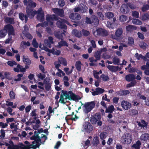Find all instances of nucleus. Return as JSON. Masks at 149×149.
<instances>
[{
	"mask_svg": "<svg viewBox=\"0 0 149 149\" xmlns=\"http://www.w3.org/2000/svg\"><path fill=\"white\" fill-rule=\"evenodd\" d=\"M81 32V33H82L83 35L85 36H88L90 34V32L89 31L85 30H82Z\"/></svg>",
	"mask_w": 149,
	"mask_h": 149,
	"instance_id": "nucleus-54",
	"label": "nucleus"
},
{
	"mask_svg": "<svg viewBox=\"0 0 149 149\" xmlns=\"http://www.w3.org/2000/svg\"><path fill=\"white\" fill-rule=\"evenodd\" d=\"M138 126L140 127L144 128L145 127L146 128L148 125V123L143 120H141V122L138 121L137 122Z\"/></svg>",
	"mask_w": 149,
	"mask_h": 149,
	"instance_id": "nucleus-22",
	"label": "nucleus"
},
{
	"mask_svg": "<svg viewBox=\"0 0 149 149\" xmlns=\"http://www.w3.org/2000/svg\"><path fill=\"white\" fill-rule=\"evenodd\" d=\"M134 42V39L131 38L129 37L128 38V43L130 45H132L133 44Z\"/></svg>",
	"mask_w": 149,
	"mask_h": 149,
	"instance_id": "nucleus-59",
	"label": "nucleus"
},
{
	"mask_svg": "<svg viewBox=\"0 0 149 149\" xmlns=\"http://www.w3.org/2000/svg\"><path fill=\"white\" fill-rule=\"evenodd\" d=\"M141 145V143L139 140L136 141L135 143L132 146V147L134 149H140Z\"/></svg>",
	"mask_w": 149,
	"mask_h": 149,
	"instance_id": "nucleus-26",
	"label": "nucleus"
},
{
	"mask_svg": "<svg viewBox=\"0 0 149 149\" xmlns=\"http://www.w3.org/2000/svg\"><path fill=\"white\" fill-rule=\"evenodd\" d=\"M9 144L11 145V149H22V144H23L22 142H19L18 145H14V143L11 140H10L9 141Z\"/></svg>",
	"mask_w": 149,
	"mask_h": 149,
	"instance_id": "nucleus-11",
	"label": "nucleus"
},
{
	"mask_svg": "<svg viewBox=\"0 0 149 149\" xmlns=\"http://www.w3.org/2000/svg\"><path fill=\"white\" fill-rule=\"evenodd\" d=\"M140 47L141 48L143 49H145L148 47V45L147 44L144 42H142L140 45Z\"/></svg>",
	"mask_w": 149,
	"mask_h": 149,
	"instance_id": "nucleus-64",
	"label": "nucleus"
},
{
	"mask_svg": "<svg viewBox=\"0 0 149 149\" xmlns=\"http://www.w3.org/2000/svg\"><path fill=\"white\" fill-rule=\"evenodd\" d=\"M9 95L11 99H15V94L13 91H11L10 92Z\"/></svg>",
	"mask_w": 149,
	"mask_h": 149,
	"instance_id": "nucleus-61",
	"label": "nucleus"
},
{
	"mask_svg": "<svg viewBox=\"0 0 149 149\" xmlns=\"http://www.w3.org/2000/svg\"><path fill=\"white\" fill-rule=\"evenodd\" d=\"M54 13L60 16L63 17L64 16V11L62 9L58 8H54L52 9Z\"/></svg>",
	"mask_w": 149,
	"mask_h": 149,
	"instance_id": "nucleus-15",
	"label": "nucleus"
},
{
	"mask_svg": "<svg viewBox=\"0 0 149 149\" xmlns=\"http://www.w3.org/2000/svg\"><path fill=\"white\" fill-rule=\"evenodd\" d=\"M121 105L122 108L125 110L130 109L131 107V104L128 101L123 100L121 102Z\"/></svg>",
	"mask_w": 149,
	"mask_h": 149,
	"instance_id": "nucleus-10",
	"label": "nucleus"
},
{
	"mask_svg": "<svg viewBox=\"0 0 149 149\" xmlns=\"http://www.w3.org/2000/svg\"><path fill=\"white\" fill-rule=\"evenodd\" d=\"M10 128L11 129H14L13 130L15 132H16L17 130L18 129V128L17 127V125H15V123H12L10 124Z\"/></svg>",
	"mask_w": 149,
	"mask_h": 149,
	"instance_id": "nucleus-46",
	"label": "nucleus"
},
{
	"mask_svg": "<svg viewBox=\"0 0 149 149\" xmlns=\"http://www.w3.org/2000/svg\"><path fill=\"white\" fill-rule=\"evenodd\" d=\"M37 19L40 22H43L45 18L43 11L41 8H40L37 11Z\"/></svg>",
	"mask_w": 149,
	"mask_h": 149,
	"instance_id": "nucleus-5",
	"label": "nucleus"
},
{
	"mask_svg": "<svg viewBox=\"0 0 149 149\" xmlns=\"http://www.w3.org/2000/svg\"><path fill=\"white\" fill-rule=\"evenodd\" d=\"M46 19L47 21L49 22V25L51 26L53 24L54 20H57L58 19V17L56 15L53 14L52 15H47L46 16Z\"/></svg>",
	"mask_w": 149,
	"mask_h": 149,
	"instance_id": "nucleus-4",
	"label": "nucleus"
},
{
	"mask_svg": "<svg viewBox=\"0 0 149 149\" xmlns=\"http://www.w3.org/2000/svg\"><path fill=\"white\" fill-rule=\"evenodd\" d=\"M58 61L60 64H62L64 66H66L67 64V61L64 58L62 57H60L58 58Z\"/></svg>",
	"mask_w": 149,
	"mask_h": 149,
	"instance_id": "nucleus-29",
	"label": "nucleus"
},
{
	"mask_svg": "<svg viewBox=\"0 0 149 149\" xmlns=\"http://www.w3.org/2000/svg\"><path fill=\"white\" fill-rule=\"evenodd\" d=\"M139 13L136 11H133L132 12V16L136 18H138L139 17Z\"/></svg>",
	"mask_w": 149,
	"mask_h": 149,
	"instance_id": "nucleus-48",
	"label": "nucleus"
},
{
	"mask_svg": "<svg viewBox=\"0 0 149 149\" xmlns=\"http://www.w3.org/2000/svg\"><path fill=\"white\" fill-rule=\"evenodd\" d=\"M141 138L144 141H147L149 139V137L148 134L146 133L141 135Z\"/></svg>",
	"mask_w": 149,
	"mask_h": 149,
	"instance_id": "nucleus-36",
	"label": "nucleus"
},
{
	"mask_svg": "<svg viewBox=\"0 0 149 149\" xmlns=\"http://www.w3.org/2000/svg\"><path fill=\"white\" fill-rule=\"evenodd\" d=\"M105 17L108 18L110 19L112 18L114 16V14L113 13L111 12L106 13H105Z\"/></svg>",
	"mask_w": 149,
	"mask_h": 149,
	"instance_id": "nucleus-43",
	"label": "nucleus"
},
{
	"mask_svg": "<svg viewBox=\"0 0 149 149\" xmlns=\"http://www.w3.org/2000/svg\"><path fill=\"white\" fill-rule=\"evenodd\" d=\"M65 31H63V32L60 34L59 31H55L54 33V36L56 38L58 39H62L63 37V35H65Z\"/></svg>",
	"mask_w": 149,
	"mask_h": 149,
	"instance_id": "nucleus-23",
	"label": "nucleus"
},
{
	"mask_svg": "<svg viewBox=\"0 0 149 149\" xmlns=\"http://www.w3.org/2000/svg\"><path fill=\"white\" fill-rule=\"evenodd\" d=\"M37 11H33L31 9L27 8L26 9V12L29 17L32 18L36 14Z\"/></svg>",
	"mask_w": 149,
	"mask_h": 149,
	"instance_id": "nucleus-18",
	"label": "nucleus"
},
{
	"mask_svg": "<svg viewBox=\"0 0 149 149\" xmlns=\"http://www.w3.org/2000/svg\"><path fill=\"white\" fill-rule=\"evenodd\" d=\"M17 67L19 68V70H20V72H25V69H24V68L23 66H21L19 64H18Z\"/></svg>",
	"mask_w": 149,
	"mask_h": 149,
	"instance_id": "nucleus-63",
	"label": "nucleus"
},
{
	"mask_svg": "<svg viewBox=\"0 0 149 149\" xmlns=\"http://www.w3.org/2000/svg\"><path fill=\"white\" fill-rule=\"evenodd\" d=\"M54 38L51 36L48 37V39H45L44 40L45 45L49 48L51 47V45L54 43Z\"/></svg>",
	"mask_w": 149,
	"mask_h": 149,
	"instance_id": "nucleus-13",
	"label": "nucleus"
},
{
	"mask_svg": "<svg viewBox=\"0 0 149 149\" xmlns=\"http://www.w3.org/2000/svg\"><path fill=\"white\" fill-rule=\"evenodd\" d=\"M7 64L11 67H13L14 65H16L17 63L15 61H9L7 62Z\"/></svg>",
	"mask_w": 149,
	"mask_h": 149,
	"instance_id": "nucleus-53",
	"label": "nucleus"
},
{
	"mask_svg": "<svg viewBox=\"0 0 149 149\" xmlns=\"http://www.w3.org/2000/svg\"><path fill=\"white\" fill-rule=\"evenodd\" d=\"M72 33L75 36L78 38H80L82 36L81 31H78L76 29L73 30Z\"/></svg>",
	"mask_w": 149,
	"mask_h": 149,
	"instance_id": "nucleus-25",
	"label": "nucleus"
},
{
	"mask_svg": "<svg viewBox=\"0 0 149 149\" xmlns=\"http://www.w3.org/2000/svg\"><path fill=\"white\" fill-rule=\"evenodd\" d=\"M100 78L102 79L104 81H107L109 79V77L107 76L104 74H102L101 75Z\"/></svg>",
	"mask_w": 149,
	"mask_h": 149,
	"instance_id": "nucleus-57",
	"label": "nucleus"
},
{
	"mask_svg": "<svg viewBox=\"0 0 149 149\" xmlns=\"http://www.w3.org/2000/svg\"><path fill=\"white\" fill-rule=\"evenodd\" d=\"M95 101L86 102L83 107V111L86 114L91 111L95 105Z\"/></svg>",
	"mask_w": 149,
	"mask_h": 149,
	"instance_id": "nucleus-2",
	"label": "nucleus"
},
{
	"mask_svg": "<svg viewBox=\"0 0 149 149\" xmlns=\"http://www.w3.org/2000/svg\"><path fill=\"white\" fill-rule=\"evenodd\" d=\"M69 17L70 19L74 20H78L81 18L80 15L77 13H72L70 15Z\"/></svg>",
	"mask_w": 149,
	"mask_h": 149,
	"instance_id": "nucleus-17",
	"label": "nucleus"
},
{
	"mask_svg": "<svg viewBox=\"0 0 149 149\" xmlns=\"http://www.w3.org/2000/svg\"><path fill=\"white\" fill-rule=\"evenodd\" d=\"M7 34L6 31L4 30V29L0 30V38H2L5 37Z\"/></svg>",
	"mask_w": 149,
	"mask_h": 149,
	"instance_id": "nucleus-39",
	"label": "nucleus"
},
{
	"mask_svg": "<svg viewBox=\"0 0 149 149\" xmlns=\"http://www.w3.org/2000/svg\"><path fill=\"white\" fill-rule=\"evenodd\" d=\"M141 19L144 21L148 20L149 19V15L147 13L145 14L142 16Z\"/></svg>",
	"mask_w": 149,
	"mask_h": 149,
	"instance_id": "nucleus-40",
	"label": "nucleus"
},
{
	"mask_svg": "<svg viewBox=\"0 0 149 149\" xmlns=\"http://www.w3.org/2000/svg\"><path fill=\"white\" fill-rule=\"evenodd\" d=\"M23 62L26 63V64H27L28 65H29L31 63V61L29 59V58H26L25 56H23Z\"/></svg>",
	"mask_w": 149,
	"mask_h": 149,
	"instance_id": "nucleus-41",
	"label": "nucleus"
},
{
	"mask_svg": "<svg viewBox=\"0 0 149 149\" xmlns=\"http://www.w3.org/2000/svg\"><path fill=\"white\" fill-rule=\"evenodd\" d=\"M62 93H63L64 96L65 97V99H68L69 100L78 101L81 99V98L78 95H76L72 91H66L62 90Z\"/></svg>",
	"mask_w": 149,
	"mask_h": 149,
	"instance_id": "nucleus-1",
	"label": "nucleus"
},
{
	"mask_svg": "<svg viewBox=\"0 0 149 149\" xmlns=\"http://www.w3.org/2000/svg\"><path fill=\"white\" fill-rule=\"evenodd\" d=\"M125 79L127 81H131L135 79L136 76L133 74H130L126 75Z\"/></svg>",
	"mask_w": 149,
	"mask_h": 149,
	"instance_id": "nucleus-20",
	"label": "nucleus"
},
{
	"mask_svg": "<svg viewBox=\"0 0 149 149\" xmlns=\"http://www.w3.org/2000/svg\"><path fill=\"white\" fill-rule=\"evenodd\" d=\"M81 62L80 61H78L76 62L75 66L76 67L77 69L79 71H80L81 70Z\"/></svg>",
	"mask_w": 149,
	"mask_h": 149,
	"instance_id": "nucleus-45",
	"label": "nucleus"
},
{
	"mask_svg": "<svg viewBox=\"0 0 149 149\" xmlns=\"http://www.w3.org/2000/svg\"><path fill=\"white\" fill-rule=\"evenodd\" d=\"M127 17L126 16L124 15H122L120 16L119 18V21L121 22H123L126 21Z\"/></svg>",
	"mask_w": 149,
	"mask_h": 149,
	"instance_id": "nucleus-47",
	"label": "nucleus"
},
{
	"mask_svg": "<svg viewBox=\"0 0 149 149\" xmlns=\"http://www.w3.org/2000/svg\"><path fill=\"white\" fill-rule=\"evenodd\" d=\"M24 144H22V149H36L37 147H36L34 145H30V143L28 141H25L24 142Z\"/></svg>",
	"mask_w": 149,
	"mask_h": 149,
	"instance_id": "nucleus-8",
	"label": "nucleus"
},
{
	"mask_svg": "<svg viewBox=\"0 0 149 149\" xmlns=\"http://www.w3.org/2000/svg\"><path fill=\"white\" fill-rule=\"evenodd\" d=\"M69 69L68 68H65L64 69V71L66 72V74L68 75L70 74L72 71V70H71L70 71H69Z\"/></svg>",
	"mask_w": 149,
	"mask_h": 149,
	"instance_id": "nucleus-60",
	"label": "nucleus"
},
{
	"mask_svg": "<svg viewBox=\"0 0 149 149\" xmlns=\"http://www.w3.org/2000/svg\"><path fill=\"white\" fill-rule=\"evenodd\" d=\"M123 141L125 144H129L132 141V138L130 135L129 133L125 134L123 136Z\"/></svg>",
	"mask_w": 149,
	"mask_h": 149,
	"instance_id": "nucleus-7",
	"label": "nucleus"
},
{
	"mask_svg": "<svg viewBox=\"0 0 149 149\" xmlns=\"http://www.w3.org/2000/svg\"><path fill=\"white\" fill-rule=\"evenodd\" d=\"M107 136L106 132H103L100 133V139L104 140L106 138Z\"/></svg>",
	"mask_w": 149,
	"mask_h": 149,
	"instance_id": "nucleus-44",
	"label": "nucleus"
},
{
	"mask_svg": "<svg viewBox=\"0 0 149 149\" xmlns=\"http://www.w3.org/2000/svg\"><path fill=\"white\" fill-rule=\"evenodd\" d=\"M19 18L22 20H25V22L26 23L28 20V18L27 16L26 15H24L22 13H19Z\"/></svg>",
	"mask_w": 149,
	"mask_h": 149,
	"instance_id": "nucleus-32",
	"label": "nucleus"
},
{
	"mask_svg": "<svg viewBox=\"0 0 149 149\" xmlns=\"http://www.w3.org/2000/svg\"><path fill=\"white\" fill-rule=\"evenodd\" d=\"M120 10L122 13L125 14L129 12L130 9L128 8L127 4H123L120 8Z\"/></svg>",
	"mask_w": 149,
	"mask_h": 149,
	"instance_id": "nucleus-19",
	"label": "nucleus"
},
{
	"mask_svg": "<svg viewBox=\"0 0 149 149\" xmlns=\"http://www.w3.org/2000/svg\"><path fill=\"white\" fill-rule=\"evenodd\" d=\"M32 45L34 47L36 48H37L38 47V44L36 42V39L35 38H34L33 40Z\"/></svg>",
	"mask_w": 149,
	"mask_h": 149,
	"instance_id": "nucleus-51",
	"label": "nucleus"
},
{
	"mask_svg": "<svg viewBox=\"0 0 149 149\" xmlns=\"http://www.w3.org/2000/svg\"><path fill=\"white\" fill-rule=\"evenodd\" d=\"M28 78L30 80V83H35V81H31L34 79V75L32 74H30L28 77Z\"/></svg>",
	"mask_w": 149,
	"mask_h": 149,
	"instance_id": "nucleus-62",
	"label": "nucleus"
},
{
	"mask_svg": "<svg viewBox=\"0 0 149 149\" xmlns=\"http://www.w3.org/2000/svg\"><path fill=\"white\" fill-rule=\"evenodd\" d=\"M4 30H5L8 32L9 36L13 35H14V29L13 26L10 24L4 26Z\"/></svg>",
	"mask_w": 149,
	"mask_h": 149,
	"instance_id": "nucleus-12",
	"label": "nucleus"
},
{
	"mask_svg": "<svg viewBox=\"0 0 149 149\" xmlns=\"http://www.w3.org/2000/svg\"><path fill=\"white\" fill-rule=\"evenodd\" d=\"M5 21L8 23L11 24H14V21L13 18L9 17H6L5 18Z\"/></svg>",
	"mask_w": 149,
	"mask_h": 149,
	"instance_id": "nucleus-35",
	"label": "nucleus"
},
{
	"mask_svg": "<svg viewBox=\"0 0 149 149\" xmlns=\"http://www.w3.org/2000/svg\"><path fill=\"white\" fill-rule=\"evenodd\" d=\"M91 19L92 24L97 26L99 24V19L95 15H92L91 17Z\"/></svg>",
	"mask_w": 149,
	"mask_h": 149,
	"instance_id": "nucleus-21",
	"label": "nucleus"
},
{
	"mask_svg": "<svg viewBox=\"0 0 149 149\" xmlns=\"http://www.w3.org/2000/svg\"><path fill=\"white\" fill-rule=\"evenodd\" d=\"M99 143L98 137L96 136L94 137L92 143V145L96 147L98 145Z\"/></svg>",
	"mask_w": 149,
	"mask_h": 149,
	"instance_id": "nucleus-28",
	"label": "nucleus"
},
{
	"mask_svg": "<svg viewBox=\"0 0 149 149\" xmlns=\"http://www.w3.org/2000/svg\"><path fill=\"white\" fill-rule=\"evenodd\" d=\"M127 4L128 7L132 9H134L136 8V6L132 3H128Z\"/></svg>",
	"mask_w": 149,
	"mask_h": 149,
	"instance_id": "nucleus-58",
	"label": "nucleus"
},
{
	"mask_svg": "<svg viewBox=\"0 0 149 149\" xmlns=\"http://www.w3.org/2000/svg\"><path fill=\"white\" fill-rule=\"evenodd\" d=\"M132 23L136 25H141L142 24V22L141 21L138 19H134L132 21Z\"/></svg>",
	"mask_w": 149,
	"mask_h": 149,
	"instance_id": "nucleus-38",
	"label": "nucleus"
},
{
	"mask_svg": "<svg viewBox=\"0 0 149 149\" xmlns=\"http://www.w3.org/2000/svg\"><path fill=\"white\" fill-rule=\"evenodd\" d=\"M97 34L103 36H107L108 35V33L106 30L102 28H99L96 30Z\"/></svg>",
	"mask_w": 149,
	"mask_h": 149,
	"instance_id": "nucleus-14",
	"label": "nucleus"
},
{
	"mask_svg": "<svg viewBox=\"0 0 149 149\" xmlns=\"http://www.w3.org/2000/svg\"><path fill=\"white\" fill-rule=\"evenodd\" d=\"M100 52V51H97V52H95V53L94 55V56L95 58H97V59H98L99 60H100V55H101Z\"/></svg>",
	"mask_w": 149,
	"mask_h": 149,
	"instance_id": "nucleus-49",
	"label": "nucleus"
},
{
	"mask_svg": "<svg viewBox=\"0 0 149 149\" xmlns=\"http://www.w3.org/2000/svg\"><path fill=\"white\" fill-rule=\"evenodd\" d=\"M143 12H145L149 9V5H144L141 8Z\"/></svg>",
	"mask_w": 149,
	"mask_h": 149,
	"instance_id": "nucleus-52",
	"label": "nucleus"
},
{
	"mask_svg": "<svg viewBox=\"0 0 149 149\" xmlns=\"http://www.w3.org/2000/svg\"><path fill=\"white\" fill-rule=\"evenodd\" d=\"M83 130L85 132L90 133L93 130V126L88 122H85L83 125Z\"/></svg>",
	"mask_w": 149,
	"mask_h": 149,
	"instance_id": "nucleus-6",
	"label": "nucleus"
},
{
	"mask_svg": "<svg viewBox=\"0 0 149 149\" xmlns=\"http://www.w3.org/2000/svg\"><path fill=\"white\" fill-rule=\"evenodd\" d=\"M80 10V13H84L87 11V7L83 4H79Z\"/></svg>",
	"mask_w": 149,
	"mask_h": 149,
	"instance_id": "nucleus-24",
	"label": "nucleus"
},
{
	"mask_svg": "<svg viewBox=\"0 0 149 149\" xmlns=\"http://www.w3.org/2000/svg\"><path fill=\"white\" fill-rule=\"evenodd\" d=\"M112 61L114 65L117 64L118 65H121L120 64L118 63L120 62V60L117 57H114L113 58Z\"/></svg>",
	"mask_w": 149,
	"mask_h": 149,
	"instance_id": "nucleus-42",
	"label": "nucleus"
},
{
	"mask_svg": "<svg viewBox=\"0 0 149 149\" xmlns=\"http://www.w3.org/2000/svg\"><path fill=\"white\" fill-rule=\"evenodd\" d=\"M64 23H66L68 25H70V24L68 21L61 19L57 21L56 24L58 27L66 29L67 28V27L64 24Z\"/></svg>",
	"mask_w": 149,
	"mask_h": 149,
	"instance_id": "nucleus-3",
	"label": "nucleus"
},
{
	"mask_svg": "<svg viewBox=\"0 0 149 149\" xmlns=\"http://www.w3.org/2000/svg\"><path fill=\"white\" fill-rule=\"evenodd\" d=\"M97 15L100 20H103L104 19V16L101 12H98L97 13Z\"/></svg>",
	"mask_w": 149,
	"mask_h": 149,
	"instance_id": "nucleus-50",
	"label": "nucleus"
},
{
	"mask_svg": "<svg viewBox=\"0 0 149 149\" xmlns=\"http://www.w3.org/2000/svg\"><path fill=\"white\" fill-rule=\"evenodd\" d=\"M0 133L1 134L0 135V137L2 139H4L6 135L4 130L1 129V130Z\"/></svg>",
	"mask_w": 149,
	"mask_h": 149,
	"instance_id": "nucleus-56",
	"label": "nucleus"
},
{
	"mask_svg": "<svg viewBox=\"0 0 149 149\" xmlns=\"http://www.w3.org/2000/svg\"><path fill=\"white\" fill-rule=\"evenodd\" d=\"M23 3L24 5L27 6L26 9L29 8V7H35L36 5V3L31 0H24Z\"/></svg>",
	"mask_w": 149,
	"mask_h": 149,
	"instance_id": "nucleus-9",
	"label": "nucleus"
},
{
	"mask_svg": "<svg viewBox=\"0 0 149 149\" xmlns=\"http://www.w3.org/2000/svg\"><path fill=\"white\" fill-rule=\"evenodd\" d=\"M123 31L122 28L118 29L115 32V35L117 37H120L123 33Z\"/></svg>",
	"mask_w": 149,
	"mask_h": 149,
	"instance_id": "nucleus-33",
	"label": "nucleus"
},
{
	"mask_svg": "<svg viewBox=\"0 0 149 149\" xmlns=\"http://www.w3.org/2000/svg\"><path fill=\"white\" fill-rule=\"evenodd\" d=\"M106 108L105 112L106 113H112L115 110L113 106L112 105L108 107L107 108Z\"/></svg>",
	"mask_w": 149,
	"mask_h": 149,
	"instance_id": "nucleus-31",
	"label": "nucleus"
},
{
	"mask_svg": "<svg viewBox=\"0 0 149 149\" xmlns=\"http://www.w3.org/2000/svg\"><path fill=\"white\" fill-rule=\"evenodd\" d=\"M30 46V44L29 42L28 41L26 42L23 41L21 42L20 47L22 48L25 49L28 46Z\"/></svg>",
	"mask_w": 149,
	"mask_h": 149,
	"instance_id": "nucleus-27",
	"label": "nucleus"
},
{
	"mask_svg": "<svg viewBox=\"0 0 149 149\" xmlns=\"http://www.w3.org/2000/svg\"><path fill=\"white\" fill-rule=\"evenodd\" d=\"M126 29L128 31H131L134 30H136V28L133 25H129L126 27Z\"/></svg>",
	"mask_w": 149,
	"mask_h": 149,
	"instance_id": "nucleus-34",
	"label": "nucleus"
},
{
	"mask_svg": "<svg viewBox=\"0 0 149 149\" xmlns=\"http://www.w3.org/2000/svg\"><path fill=\"white\" fill-rule=\"evenodd\" d=\"M68 46L67 43L65 41L62 40L61 39V41L58 43V45L59 47H61L62 46H66L68 47Z\"/></svg>",
	"mask_w": 149,
	"mask_h": 149,
	"instance_id": "nucleus-37",
	"label": "nucleus"
},
{
	"mask_svg": "<svg viewBox=\"0 0 149 149\" xmlns=\"http://www.w3.org/2000/svg\"><path fill=\"white\" fill-rule=\"evenodd\" d=\"M64 96L63 93V94H61V95L59 102H61V103L65 104V102L64 101Z\"/></svg>",
	"mask_w": 149,
	"mask_h": 149,
	"instance_id": "nucleus-55",
	"label": "nucleus"
},
{
	"mask_svg": "<svg viewBox=\"0 0 149 149\" xmlns=\"http://www.w3.org/2000/svg\"><path fill=\"white\" fill-rule=\"evenodd\" d=\"M101 119V116L99 115H95L91 117L90 121L92 124H95L98 121Z\"/></svg>",
	"mask_w": 149,
	"mask_h": 149,
	"instance_id": "nucleus-16",
	"label": "nucleus"
},
{
	"mask_svg": "<svg viewBox=\"0 0 149 149\" xmlns=\"http://www.w3.org/2000/svg\"><path fill=\"white\" fill-rule=\"evenodd\" d=\"M107 67L109 70L113 72H115L117 71L118 69V66H116L110 65H108Z\"/></svg>",
	"mask_w": 149,
	"mask_h": 149,
	"instance_id": "nucleus-30",
	"label": "nucleus"
}]
</instances>
